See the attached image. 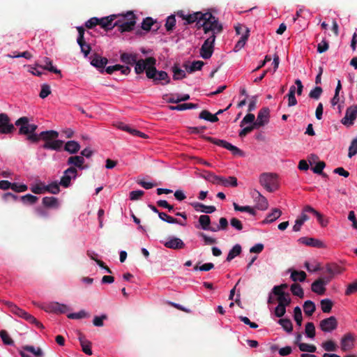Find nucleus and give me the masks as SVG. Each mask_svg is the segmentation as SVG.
<instances>
[{"instance_id": "1", "label": "nucleus", "mask_w": 357, "mask_h": 357, "mask_svg": "<svg viewBox=\"0 0 357 357\" xmlns=\"http://www.w3.org/2000/svg\"><path fill=\"white\" fill-rule=\"evenodd\" d=\"M119 20L116 21L119 30L123 32L131 31L136 24V16L132 11L127 12L125 15H117Z\"/></svg>"}, {"instance_id": "2", "label": "nucleus", "mask_w": 357, "mask_h": 357, "mask_svg": "<svg viewBox=\"0 0 357 357\" xmlns=\"http://www.w3.org/2000/svg\"><path fill=\"white\" fill-rule=\"evenodd\" d=\"M196 26L197 29L203 28L205 33H208L210 31L212 33L217 30L218 33L222 31V26L218 23V19L213 16V20L206 17H203L202 20H197L196 21Z\"/></svg>"}, {"instance_id": "3", "label": "nucleus", "mask_w": 357, "mask_h": 357, "mask_svg": "<svg viewBox=\"0 0 357 357\" xmlns=\"http://www.w3.org/2000/svg\"><path fill=\"white\" fill-rule=\"evenodd\" d=\"M146 77L149 79H151L155 84H158L162 81L165 82L164 83L161 82L162 85L167 84L170 82V78L168 74L165 71L157 70L155 66L147 69Z\"/></svg>"}, {"instance_id": "4", "label": "nucleus", "mask_w": 357, "mask_h": 357, "mask_svg": "<svg viewBox=\"0 0 357 357\" xmlns=\"http://www.w3.org/2000/svg\"><path fill=\"white\" fill-rule=\"evenodd\" d=\"M260 184L268 192H272L278 188L276 176L273 174L264 173L259 177Z\"/></svg>"}, {"instance_id": "5", "label": "nucleus", "mask_w": 357, "mask_h": 357, "mask_svg": "<svg viewBox=\"0 0 357 357\" xmlns=\"http://www.w3.org/2000/svg\"><path fill=\"white\" fill-rule=\"evenodd\" d=\"M215 32L212 33L203 43L200 48V56L204 59H208L211 57L214 50V43L215 40Z\"/></svg>"}, {"instance_id": "6", "label": "nucleus", "mask_w": 357, "mask_h": 357, "mask_svg": "<svg viewBox=\"0 0 357 357\" xmlns=\"http://www.w3.org/2000/svg\"><path fill=\"white\" fill-rule=\"evenodd\" d=\"M155 63L156 59L152 56L147 57L145 59H137L136 63H134L135 72L137 75L142 74L144 71L146 72L149 68L154 66Z\"/></svg>"}, {"instance_id": "7", "label": "nucleus", "mask_w": 357, "mask_h": 357, "mask_svg": "<svg viewBox=\"0 0 357 357\" xmlns=\"http://www.w3.org/2000/svg\"><path fill=\"white\" fill-rule=\"evenodd\" d=\"M15 125L11 123L10 119L6 113L0 114V134L10 135L15 130Z\"/></svg>"}, {"instance_id": "8", "label": "nucleus", "mask_w": 357, "mask_h": 357, "mask_svg": "<svg viewBox=\"0 0 357 357\" xmlns=\"http://www.w3.org/2000/svg\"><path fill=\"white\" fill-rule=\"evenodd\" d=\"M357 116V105L350 106L347 108L345 116L342 119L341 123L349 128L354 125V121Z\"/></svg>"}, {"instance_id": "9", "label": "nucleus", "mask_w": 357, "mask_h": 357, "mask_svg": "<svg viewBox=\"0 0 357 357\" xmlns=\"http://www.w3.org/2000/svg\"><path fill=\"white\" fill-rule=\"evenodd\" d=\"M329 282L330 278L320 277L312 282L311 289L318 295H324L326 291L325 286Z\"/></svg>"}, {"instance_id": "10", "label": "nucleus", "mask_w": 357, "mask_h": 357, "mask_svg": "<svg viewBox=\"0 0 357 357\" xmlns=\"http://www.w3.org/2000/svg\"><path fill=\"white\" fill-rule=\"evenodd\" d=\"M40 307L45 312L56 314H65L69 310V307L66 305L61 304L58 302H52L45 306H41Z\"/></svg>"}, {"instance_id": "11", "label": "nucleus", "mask_w": 357, "mask_h": 357, "mask_svg": "<svg viewBox=\"0 0 357 357\" xmlns=\"http://www.w3.org/2000/svg\"><path fill=\"white\" fill-rule=\"evenodd\" d=\"M77 176V169L74 167H70L63 172V175L61 178L59 184L64 188H68L70 185L71 179L75 178Z\"/></svg>"}, {"instance_id": "12", "label": "nucleus", "mask_w": 357, "mask_h": 357, "mask_svg": "<svg viewBox=\"0 0 357 357\" xmlns=\"http://www.w3.org/2000/svg\"><path fill=\"white\" fill-rule=\"evenodd\" d=\"M338 323L337 319L331 316L321 320L319 323L321 330L325 333H330L335 330L337 327Z\"/></svg>"}, {"instance_id": "13", "label": "nucleus", "mask_w": 357, "mask_h": 357, "mask_svg": "<svg viewBox=\"0 0 357 357\" xmlns=\"http://www.w3.org/2000/svg\"><path fill=\"white\" fill-rule=\"evenodd\" d=\"M118 18L117 15H111L107 17L99 19L98 25H100L105 31H110L115 27L117 24L114 21Z\"/></svg>"}, {"instance_id": "14", "label": "nucleus", "mask_w": 357, "mask_h": 357, "mask_svg": "<svg viewBox=\"0 0 357 357\" xmlns=\"http://www.w3.org/2000/svg\"><path fill=\"white\" fill-rule=\"evenodd\" d=\"M269 112L270 110L268 107H263L259 111L257 120L254 122L255 126H256L257 128L264 126L268 123Z\"/></svg>"}, {"instance_id": "15", "label": "nucleus", "mask_w": 357, "mask_h": 357, "mask_svg": "<svg viewBox=\"0 0 357 357\" xmlns=\"http://www.w3.org/2000/svg\"><path fill=\"white\" fill-rule=\"evenodd\" d=\"M17 126H20L19 128V135H24L28 137V135H31L29 128V120L26 116H22L18 119L15 123Z\"/></svg>"}, {"instance_id": "16", "label": "nucleus", "mask_w": 357, "mask_h": 357, "mask_svg": "<svg viewBox=\"0 0 357 357\" xmlns=\"http://www.w3.org/2000/svg\"><path fill=\"white\" fill-rule=\"evenodd\" d=\"M341 349L343 351H348L352 349L354 347V337L349 333L345 334L341 339L340 342Z\"/></svg>"}, {"instance_id": "17", "label": "nucleus", "mask_w": 357, "mask_h": 357, "mask_svg": "<svg viewBox=\"0 0 357 357\" xmlns=\"http://www.w3.org/2000/svg\"><path fill=\"white\" fill-rule=\"evenodd\" d=\"M207 17L213 20V15L211 13H203L202 12H195V13H193L192 14H188L186 15V18H185V22L184 23V24H191L194 22H196V21L197 20H202L203 19V17Z\"/></svg>"}, {"instance_id": "18", "label": "nucleus", "mask_w": 357, "mask_h": 357, "mask_svg": "<svg viewBox=\"0 0 357 357\" xmlns=\"http://www.w3.org/2000/svg\"><path fill=\"white\" fill-rule=\"evenodd\" d=\"M108 60L105 57H102L98 54H94L91 56V64L98 69H101L100 72L102 73L105 66L107 65Z\"/></svg>"}, {"instance_id": "19", "label": "nucleus", "mask_w": 357, "mask_h": 357, "mask_svg": "<svg viewBox=\"0 0 357 357\" xmlns=\"http://www.w3.org/2000/svg\"><path fill=\"white\" fill-rule=\"evenodd\" d=\"M84 161L83 156L74 155L68 158L67 165H71V167H74L75 168L77 167L80 169H84L86 168L84 165Z\"/></svg>"}, {"instance_id": "20", "label": "nucleus", "mask_w": 357, "mask_h": 357, "mask_svg": "<svg viewBox=\"0 0 357 357\" xmlns=\"http://www.w3.org/2000/svg\"><path fill=\"white\" fill-rule=\"evenodd\" d=\"M342 271V268L336 264H328L326 266V273H328V275L324 278H330L331 282L335 275L341 273Z\"/></svg>"}, {"instance_id": "21", "label": "nucleus", "mask_w": 357, "mask_h": 357, "mask_svg": "<svg viewBox=\"0 0 357 357\" xmlns=\"http://www.w3.org/2000/svg\"><path fill=\"white\" fill-rule=\"evenodd\" d=\"M164 245L167 248L179 250L185 247V243L181 238L173 237L171 238L169 241H166L164 243Z\"/></svg>"}, {"instance_id": "22", "label": "nucleus", "mask_w": 357, "mask_h": 357, "mask_svg": "<svg viewBox=\"0 0 357 357\" xmlns=\"http://www.w3.org/2000/svg\"><path fill=\"white\" fill-rule=\"evenodd\" d=\"M298 241L303 244L314 248H320L324 247V244L322 241L314 238L302 237L299 238Z\"/></svg>"}, {"instance_id": "23", "label": "nucleus", "mask_w": 357, "mask_h": 357, "mask_svg": "<svg viewBox=\"0 0 357 357\" xmlns=\"http://www.w3.org/2000/svg\"><path fill=\"white\" fill-rule=\"evenodd\" d=\"M138 58L137 54L123 52L120 55L121 61L127 65H134Z\"/></svg>"}, {"instance_id": "24", "label": "nucleus", "mask_w": 357, "mask_h": 357, "mask_svg": "<svg viewBox=\"0 0 357 357\" xmlns=\"http://www.w3.org/2000/svg\"><path fill=\"white\" fill-rule=\"evenodd\" d=\"M59 136V132L55 130H46L43 131L38 134V141L43 139L46 142H51L52 139H56Z\"/></svg>"}, {"instance_id": "25", "label": "nucleus", "mask_w": 357, "mask_h": 357, "mask_svg": "<svg viewBox=\"0 0 357 357\" xmlns=\"http://www.w3.org/2000/svg\"><path fill=\"white\" fill-rule=\"evenodd\" d=\"M191 206L197 211H201L206 213H212L215 211L216 208L213 206H205L204 204L199 202L191 203Z\"/></svg>"}, {"instance_id": "26", "label": "nucleus", "mask_w": 357, "mask_h": 357, "mask_svg": "<svg viewBox=\"0 0 357 357\" xmlns=\"http://www.w3.org/2000/svg\"><path fill=\"white\" fill-rule=\"evenodd\" d=\"M43 65H40V68H42L45 70H47L50 72L54 73L55 74H59L61 77V70L52 66V61L50 58L44 57L43 59Z\"/></svg>"}, {"instance_id": "27", "label": "nucleus", "mask_w": 357, "mask_h": 357, "mask_svg": "<svg viewBox=\"0 0 357 357\" xmlns=\"http://www.w3.org/2000/svg\"><path fill=\"white\" fill-rule=\"evenodd\" d=\"M204 139L211 143H213L219 146H222L229 151H231L234 146L231 144L223 139H218L211 137H204Z\"/></svg>"}, {"instance_id": "28", "label": "nucleus", "mask_w": 357, "mask_h": 357, "mask_svg": "<svg viewBox=\"0 0 357 357\" xmlns=\"http://www.w3.org/2000/svg\"><path fill=\"white\" fill-rule=\"evenodd\" d=\"M80 149V145L76 141H68L66 143L64 150L70 154L77 153Z\"/></svg>"}, {"instance_id": "29", "label": "nucleus", "mask_w": 357, "mask_h": 357, "mask_svg": "<svg viewBox=\"0 0 357 357\" xmlns=\"http://www.w3.org/2000/svg\"><path fill=\"white\" fill-rule=\"evenodd\" d=\"M204 63L202 61H195L192 63L190 66L188 65L187 63H185L183 65V67L185 68V70L188 73H192L195 70H200L204 66Z\"/></svg>"}, {"instance_id": "30", "label": "nucleus", "mask_w": 357, "mask_h": 357, "mask_svg": "<svg viewBox=\"0 0 357 357\" xmlns=\"http://www.w3.org/2000/svg\"><path fill=\"white\" fill-rule=\"evenodd\" d=\"M79 340L82 348V351L87 355H92V350L91 349V343L86 340L85 337L80 334Z\"/></svg>"}, {"instance_id": "31", "label": "nucleus", "mask_w": 357, "mask_h": 357, "mask_svg": "<svg viewBox=\"0 0 357 357\" xmlns=\"http://www.w3.org/2000/svg\"><path fill=\"white\" fill-rule=\"evenodd\" d=\"M282 215V211L278 208H273L272 212L268 213L265 220H263V223H271L274 222L275 220L279 218Z\"/></svg>"}, {"instance_id": "32", "label": "nucleus", "mask_w": 357, "mask_h": 357, "mask_svg": "<svg viewBox=\"0 0 357 357\" xmlns=\"http://www.w3.org/2000/svg\"><path fill=\"white\" fill-rule=\"evenodd\" d=\"M43 204L47 208H58L59 202L58 199L54 197H45L42 200Z\"/></svg>"}, {"instance_id": "33", "label": "nucleus", "mask_w": 357, "mask_h": 357, "mask_svg": "<svg viewBox=\"0 0 357 357\" xmlns=\"http://www.w3.org/2000/svg\"><path fill=\"white\" fill-rule=\"evenodd\" d=\"M63 143V141L59 140V139H56V140L51 141V142H46L42 146V147L44 149H52V150L58 151L61 148Z\"/></svg>"}, {"instance_id": "34", "label": "nucleus", "mask_w": 357, "mask_h": 357, "mask_svg": "<svg viewBox=\"0 0 357 357\" xmlns=\"http://www.w3.org/2000/svg\"><path fill=\"white\" fill-rule=\"evenodd\" d=\"M219 185L225 187H236L238 185L237 178L235 176H229L228 178L221 176Z\"/></svg>"}, {"instance_id": "35", "label": "nucleus", "mask_w": 357, "mask_h": 357, "mask_svg": "<svg viewBox=\"0 0 357 357\" xmlns=\"http://www.w3.org/2000/svg\"><path fill=\"white\" fill-rule=\"evenodd\" d=\"M199 222L204 230H209L211 231V229H213V227H211V218L207 215H202L199 218Z\"/></svg>"}, {"instance_id": "36", "label": "nucleus", "mask_w": 357, "mask_h": 357, "mask_svg": "<svg viewBox=\"0 0 357 357\" xmlns=\"http://www.w3.org/2000/svg\"><path fill=\"white\" fill-rule=\"evenodd\" d=\"M159 218L160 220L165 221L168 223L171 224H179L182 226H185L186 225V222H182L178 221L176 218H174L172 216L168 215L167 213L164 212L159 213Z\"/></svg>"}, {"instance_id": "37", "label": "nucleus", "mask_w": 357, "mask_h": 357, "mask_svg": "<svg viewBox=\"0 0 357 357\" xmlns=\"http://www.w3.org/2000/svg\"><path fill=\"white\" fill-rule=\"evenodd\" d=\"M197 105L195 103H183L179 104L176 106H168L169 109L170 110H178V111H183L185 109H196L197 107Z\"/></svg>"}, {"instance_id": "38", "label": "nucleus", "mask_w": 357, "mask_h": 357, "mask_svg": "<svg viewBox=\"0 0 357 357\" xmlns=\"http://www.w3.org/2000/svg\"><path fill=\"white\" fill-rule=\"evenodd\" d=\"M199 117V119H204L212 123L217 122L219 120L216 114H212L208 110H202L200 112Z\"/></svg>"}, {"instance_id": "39", "label": "nucleus", "mask_w": 357, "mask_h": 357, "mask_svg": "<svg viewBox=\"0 0 357 357\" xmlns=\"http://www.w3.org/2000/svg\"><path fill=\"white\" fill-rule=\"evenodd\" d=\"M307 275L303 271H291L290 278L294 282H304L306 279Z\"/></svg>"}, {"instance_id": "40", "label": "nucleus", "mask_w": 357, "mask_h": 357, "mask_svg": "<svg viewBox=\"0 0 357 357\" xmlns=\"http://www.w3.org/2000/svg\"><path fill=\"white\" fill-rule=\"evenodd\" d=\"M29 128L31 135H28V137H26V140L29 141L31 143H38V135L36 133V130L38 128V126L36 124H30L29 123Z\"/></svg>"}, {"instance_id": "41", "label": "nucleus", "mask_w": 357, "mask_h": 357, "mask_svg": "<svg viewBox=\"0 0 357 357\" xmlns=\"http://www.w3.org/2000/svg\"><path fill=\"white\" fill-rule=\"evenodd\" d=\"M20 200L25 205H33L38 202V198L35 195L27 194L20 197Z\"/></svg>"}, {"instance_id": "42", "label": "nucleus", "mask_w": 357, "mask_h": 357, "mask_svg": "<svg viewBox=\"0 0 357 357\" xmlns=\"http://www.w3.org/2000/svg\"><path fill=\"white\" fill-rule=\"evenodd\" d=\"M242 248L241 245L236 244L229 252L228 255L227 257V261H230L239 255L241 253Z\"/></svg>"}, {"instance_id": "43", "label": "nucleus", "mask_w": 357, "mask_h": 357, "mask_svg": "<svg viewBox=\"0 0 357 357\" xmlns=\"http://www.w3.org/2000/svg\"><path fill=\"white\" fill-rule=\"evenodd\" d=\"M202 177L213 184L219 185L221 176H217L211 172H205Z\"/></svg>"}, {"instance_id": "44", "label": "nucleus", "mask_w": 357, "mask_h": 357, "mask_svg": "<svg viewBox=\"0 0 357 357\" xmlns=\"http://www.w3.org/2000/svg\"><path fill=\"white\" fill-rule=\"evenodd\" d=\"M275 295L278 296L277 300L278 302V305H282L287 307L289 305V304L291 303V298L288 293H281Z\"/></svg>"}, {"instance_id": "45", "label": "nucleus", "mask_w": 357, "mask_h": 357, "mask_svg": "<svg viewBox=\"0 0 357 357\" xmlns=\"http://www.w3.org/2000/svg\"><path fill=\"white\" fill-rule=\"evenodd\" d=\"M316 310L315 304L311 301H306L303 304V310L306 315L312 316Z\"/></svg>"}, {"instance_id": "46", "label": "nucleus", "mask_w": 357, "mask_h": 357, "mask_svg": "<svg viewBox=\"0 0 357 357\" xmlns=\"http://www.w3.org/2000/svg\"><path fill=\"white\" fill-rule=\"evenodd\" d=\"M173 79L174 80H179L185 78L186 76L185 72L181 70L177 65H174L172 67Z\"/></svg>"}, {"instance_id": "47", "label": "nucleus", "mask_w": 357, "mask_h": 357, "mask_svg": "<svg viewBox=\"0 0 357 357\" xmlns=\"http://www.w3.org/2000/svg\"><path fill=\"white\" fill-rule=\"evenodd\" d=\"M256 202V208L259 210L264 211L268 208V204L266 198L263 195L259 199L254 200Z\"/></svg>"}, {"instance_id": "48", "label": "nucleus", "mask_w": 357, "mask_h": 357, "mask_svg": "<svg viewBox=\"0 0 357 357\" xmlns=\"http://www.w3.org/2000/svg\"><path fill=\"white\" fill-rule=\"evenodd\" d=\"M321 310L324 313H329L331 311L333 303L329 298H325L320 302Z\"/></svg>"}, {"instance_id": "49", "label": "nucleus", "mask_w": 357, "mask_h": 357, "mask_svg": "<svg viewBox=\"0 0 357 357\" xmlns=\"http://www.w3.org/2000/svg\"><path fill=\"white\" fill-rule=\"evenodd\" d=\"M249 35H250V30L248 28H246L245 29V33H244L241 37V38L239 39V40L237 42V43L235 45V47L234 49L235 50H240L241 49L242 47H244V45H245L246 43V41L248 40V37H249Z\"/></svg>"}, {"instance_id": "50", "label": "nucleus", "mask_w": 357, "mask_h": 357, "mask_svg": "<svg viewBox=\"0 0 357 357\" xmlns=\"http://www.w3.org/2000/svg\"><path fill=\"white\" fill-rule=\"evenodd\" d=\"M278 323L281 325L282 328L287 333H291L293 331V324L289 319H280Z\"/></svg>"}, {"instance_id": "51", "label": "nucleus", "mask_w": 357, "mask_h": 357, "mask_svg": "<svg viewBox=\"0 0 357 357\" xmlns=\"http://www.w3.org/2000/svg\"><path fill=\"white\" fill-rule=\"evenodd\" d=\"M233 206L235 211L241 212H247L252 215H256V211L250 206H241L235 202L233 204Z\"/></svg>"}, {"instance_id": "52", "label": "nucleus", "mask_w": 357, "mask_h": 357, "mask_svg": "<svg viewBox=\"0 0 357 357\" xmlns=\"http://www.w3.org/2000/svg\"><path fill=\"white\" fill-rule=\"evenodd\" d=\"M291 293L296 296L302 298L304 297V291L301 286L298 283H294L291 285Z\"/></svg>"}, {"instance_id": "53", "label": "nucleus", "mask_w": 357, "mask_h": 357, "mask_svg": "<svg viewBox=\"0 0 357 357\" xmlns=\"http://www.w3.org/2000/svg\"><path fill=\"white\" fill-rule=\"evenodd\" d=\"M322 348L326 351H335L337 349V345L335 343L334 341L329 340L321 344Z\"/></svg>"}, {"instance_id": "54", "label": "nucleus", "mask_w": 357, "mask_h": 357, "mask_svg": "<svg viewBox=\"0 0 357 357\" xmlns=\"http://www.w3.org/2000/svg\"><path fill=\"white\" fill-rule=\"evenodd\" d=\"M304 212H310L314 215L319 221V222L322 225L324 226L323 224V216L322 215L317 211H316L314 208L312 206L307 205L304 207Z\"/></svg>"}, {"instance_id": "55", "label": "nucleus", "mask_w": 357, "mask_h": 357, "mask_svg": "<svg viewBox=\"0 0 357 357\" xmlns=\"http://www.w3.org/2000/svg\"><path fill=\"white\" fill-rule=\"evenodd\" d=\"M305 333L309 338H314L316 334L315 326L312 322H307L305 325Z\"/></svg>"}, {"instance_id": "56", "label": "nucleus", "mask_w": 357, "mask_h": 357, "mask_svg": "<svg viewBox=\"0 0 357 357\" xmlns=\"http://www.w3.org/2000/svg\"><path fill=\"white\" fill-rule=\"evenodd\" d=\"M298 348L303 352L314 353L317 351L316 346L307 343L298 344Z\"/></svg>"}, {"instance_id": "57", "label": "nucleus", "mask_w": 357, "mask_h": 357, "mask_svg": "<svg viewBox=\"0 0 357 357\" xmlns=\"http://www.w3.org/2000/svg\"><path fill=\"white\" fill-rule=\"evenodd\" d=\"M155 23H156V22L154 21L153 18L147 17L143 20L141 27L143 30L148 31L151 30V26H153Z\"/></svg>"}, {"instance_id": "58", "label": "nucleus", "mask_w": 357, "mask_h": 357, "mask_svg": "<svg viewBox=\"0 0 357 357\" xmlns=\"http://www.w3.org/2000/svg\"><path fill=\"white\" fill-rule=\"evenodd\" d=\"M294 318L298 326H301L303 321V316L301 308L298 306H296L294 309Z\"/></svg>"}, {"instance_id": "59", "label": "nucleus", "mask_w": 357, "mask_h": 357, "mask_svg": "<svg viewBox=\"0 0 357 357\" xmlns=\"http://www.w3.org/2000/svg\"><path fill=\"white\" fill-rule=\"evenodd\" d=\"M228 228V221L225 218H220L219 220V225L211 229V231L215 232L219 230H226Z\"/></svg>"}, {"instance_id": "60", "label": "nucleus", "mask_w": 357, "mask_h": 357, "mask_svg": "<svg viewBox=\"0 0 357 357\" xmlns=\"http://www.w3.org/2000/svg\"><path fill=\"white\" fill-rule=\"evenodd\" d=\"M45 192H49L54 195L58 194L60 192V188L57 182H52V183L45 185Z\"/></svg>"}, {"instance_id": "61", "label": "nucleus", "mask_w": 357, "mask_h": 357, "mask_svg": "<svg viewBox=\"0 0 357 357\" xmlns=\"http://www.w3.org/2000/svg\"><path fill=\"white\" fill-rule=\"evenodd\" d=\"M176 24L175 16L172 15L167 17L165 23V28L167 31H172Z\"/></svg>"}, {"instance_id": "62", "label": "nucleus", "mask_w": 357, "mask_h": 357, "mask_svg": "<svg viewBox=\"0 0 357 357\" xmlns=\"http://www.w3.org/2000/svg\"><path fill=\"white\" fill-rule=\"evenodd\" d=\"M357 154V137L354 138L349 147L348 157L352 158Z\"/></svg>"}, {"instance_id": "63", "label": "nucleus", "mask_w": 357, "mask_h": 357, "mask_svg": "<svg viewBox=\"0 0 357 357\" xmlns=\"http://www.w3.org/2000/svg\"><path fill=\"white\" fill-rule=\"evenodd\" d=\"M0 337L2 339L3 342L6 345H12L14 342L12 338L9 336L8 333L5 330H1L0 331Z\"/></svg>"}, {"instance_id": "64", "label": "nucleus", "mask_w": 357, "mask_h": 357, "mask_svg": "<svg viewBox=\"0 0 357 357\" xmlns=\"http://www.w3.org/2000/svg\"><path fill=\"white\" fill-rule=\"evenodd\" d=\"M323 89L321 86H316L310 92L309 97L312 99L318 100L320 98Z\"/></svg>"}]
</instances>
